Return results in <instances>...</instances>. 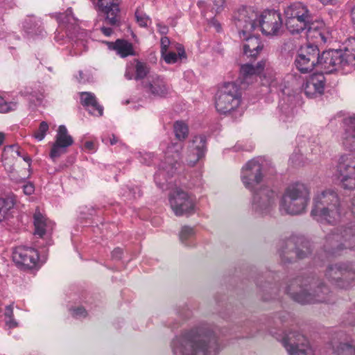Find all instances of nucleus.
I'll return each mask as SVG.
<instances>
[{"label": "nucleus", "instance_id": "obj_64", "mask_svg": "<svg viewBox=\"0 0 355 355\" xmlns=\"http://www.w3.org/2000/svg\"><path fill=\"white\" fill-rule=\"evenodd\" d=\"M78 74H79V78H79V81H80V82L83 81V72L80 71Z\"/></svg>", "mask_w": 355, "mask_h": 355}, {"label": "nucleus", "instance_id": "obj_51", "mask_svg": "<svg viewBox=\"0 0 355 355\" xmlns=\"http://www.w3.org/2000/svg\"><path fill=\"white\" fill-rule=\"evenodd\" d=\"M354 305V309H355V304ZM346 321L345 323L348 325L354 326L355 325V313L353 312H349L345 315Z\"/></svg>", "mask_w": 355, "mask_h": 355}, {"label": "nucleus", "instance_id": "obj_57", "mask_svg": "<svg viewBox=\"0 0 355 355\" xmlns=\"http://www.w3.org/2000/svg\"><path fill=\"white\" fill-rule=\"evenodd\" d=\"M125 76L128 80H131L133 77V70L127 69L125 73Z\"/></svg>", "mask_w": 355, "mask_h": 355}, {"label": "nucleus", "instance_id": "obj_27", "mask_svg": "<svg viewBox=\"0 0 355 355\" xmlns=\"http://www.w3.org/2000/svg\"><path fill=\"white\" fill-rule=\"evenodd\" d=\"M59 26L61 28H65L67 35L73 38L79 31L78 20L72 13L71 8H68L64 12L59 13L56 16Z\"/></svg>", "mask_w": 355, "mask_h": 355}, {"label": "nucleus", "instance_id": "obj_38", "mask_svg": "<svg viewBox=\"0 0 355 355\" xmlns=\"http://www.w3.org/2000/svg\"><path fill=\"white\" fill-rule=\"evenodd\" d=\"M20 94L34 103H40L42 99V94L31 88H25L24 90L20 92Z\"/></svg>", "mask_w": 355, "mask_h": 355}, {"label": "nucleus", "instance_id": "obj_31", "mask_svg": "<svg viewBox=\"0 0 355 355\" xmlns=\"http://www.w3.org/2000/svg\"><path fill=\"white\" fill-rule=\"evenodd\" d=\"M42 24L40 19L34 15H27L22 21V28L28 35H42L44 31Z\"/></svg>", "mask_w": 355, "mask_h": 355}, {"label": "nucleus", "instance_id": "obj_22", "mask_svg": "<svg viewBox=\"0 0 355 355\" xmlns=\"http://www.w3.org/2000/svg\"><path fill=\"white\" fill-rule=\"evenodd\" d=\"M341 122L344 132L340 137V142L345 149L354 151L355 150V114L343 119L340 116H335L330 120L329 125L332 126Z\"/></svg>", "mask_w": 355, "mask_h": 355}, {"label": "nucleus", "instance_id": "obj_20", "mask_svg": "<svg viewBox=\"0 0 355 355\" xmlns=\"http://www.w3.org/2000/svg\"><path fill=\"white\" fill-rule=\"evenodd\" d=\"M330 345L335 355H355V334L341 330L335 331Z\"/></svg>", "mask_w": 355, "mask_h": 355}, {"label": "nucleus", "instance_id": "obj_30", "mask_svg": "<svg viewBox=\"0 0 355 355\" xmlns=\"http://www.w3.org/2000/svg\"><path fill=\"white\" fill-rule=\"evenodd\" d=\"M35 235L42 237L50 234L53 230L54 223L49 220L39 211H36L33 216Z\"/></svg>", "mask_w": 355, "mask_h": 355}, {"label": "nucleus", "instance_id": "obj_24", "mask_svg": "<svg viewBox=\"0 0 355 355\" xmlns=\"http://www.w3.org/2000/svg\"><path fill=\"white\" fill-rule=\"evenodd\" d=\"M326 80L323 73H313L308 76L302 85V89L306 97H320L324 91Z\"/></svg>", "mask_w": 355, "mask_h": 355}, {"label": "nucleus", "instance_id": "obj_47", "mask_svg": "<svg viewBox=\"0 0 355 355\" xmlns=\"http://www.w3.org/2000/svg\"><path fill=\"white\" fill-rule=\"evenodd\" d=\"M17 149H18V145H17V144H13V145L6 146L3 150V157L5 158H6L8 156L15 157V153L17 152L16 150Z\"/></svg>", "mask_w": 355, "mask_h": 355}, {"label": "nucleus", "instance_id": "obj_62", "mask_svg": "<svg viewBox=\"0 0 355 355\" xmlns=\"http://www.w3.org/2000/svg\"><path fill=\"white\" fill-rule=\"evenodd\" d=\"M17 152L15 153V157H21V148L18 146V149L16 150Z\"/></svg>", "mask_w": 355, "mask_h": 355}, {"label": "nucleus", "instance_id": "obj_10", "mask_svg": "<svg viewBox=\"0 0 355 355\" xmlns=\"http://www.w3.org/2000/svg\"><path fill=\"white\" fill-rule=\"evenodd\" d=\"M316 284L315 282H310L308 279L303 280L302 278L294 279L286 288V293L295 302L302 304H313L331 302V295L329 288L324 286L323 283H319L316 287L312 290V286Z\"/></svg>", "mask_w": 355, "mask_h": 355}, {"label": "nucleus", "instance_id": "obj_5", "mask_svg": "<svg viewBox=\"0 0 355 355\" xmlns=\"http://www.w3.org/2000/svg\"><path fill=\"white\" fill-rule=\"evenodd\" d=\"M355 248V227H334L325 236L322 250L314 255L315 265L340 256L344 250Z\"/></svg>", "mask_w": 355, "mask_h": 355}, {"label": "nucleus", "instance_id": "obj_23", "mask_svg": "<svg viewBox=\"0 0 355 355\" xmlns=\"http://www.w3.org/2000/svg\"><path fill=\"white\" fill-rule=\"evenodd\" d=\"M73 144V137L69 134L65 125L58 127L55 141L52 144L49 156L55 161L67 152V148Z\"/></svg>", "mask_w": 355, "mask_h": 355}, {"label": "nucleus", "instance_id": "obj_52", "mask_svg": "<svg viewBox=\"0 0 355 355\" xmlns=\"http://www.w3.org/2000/svg\"><path fill=\"white\" fill-rule=\"evenodd\" d=\"M102 141L105 144H110V145H114L118 142V139L115 135H112V137L110 136L103 137L102 138Z\"/></svg>", "mask_w": 355, "mask_h": 355}, {"label": "nucleus", "instance_id": "obj_19", "mask_svg": "<svg viewBox=\"0 0 355 355\" xmlns=\"http://www.w3.org/2000/svg\"><path fill=\"white\" fill-rule=\"evenodd\" d=\"M319 49L317 45L308 44L301 47L295 59V66L302 73L311 71L318 66Z\"/></svg>", "mask_w": 355, "mask_h": 355}, {"label": "nucleus", "instance_id": "obj_12", "mask_svg": "<svg viewBox=\"0 0 355 355\" xmlns=\"http://www.w3.org/2000/svg\"><path fill=\"white\" fill-rule=\"evenodd\" d=\"M261 83L263 85L268 87L270 92L280 91L284 95L287 96L286 99L282 98L279 101L278 115L279 120L283 123L292 122L295 116V107L291 101L288 87L283 85L282 78L275 73H268L261 78Z\"/></svg>", "mask_w": 355, "mask_h": 355}, {"label": "nucleus", "instance_id": "obj_45", "mask_svg": "<svg viewBox=\"0 0 355 355\" xmlns=\"http://www.w3.org/2000/svg\"><path fill=\"white\" fill-rule=\"evenodd\" d=\"M148 72L147 66L141 62H138L136 65V78H144Z\"/></svg>", "mask_w": 355, "mask_h": 355}, {"label": "nucleus", "instance_id": "obj_55", "mask_svg": "<svg viewBox=\"0 0 355 355\" xmlns=\"http://www.w3.org/2000/svg\"><path fill=\"white\" fill-rule=\"evenodd\" d=\"M323 6L331 5L334 6L338 3L340 0H318Z\"/></svg>", "mask_w": 355, "mask_h": 355}, {"label": "nucleus", "instance_id": "obj_56", "mask_svg": "<svg viewBox=\"0 0 355 355\" xmlns=\"http://www.w3.org/2000/svg\"><path fill=\"white\" fill-rule=\"evenodd\" d=\"M101 30L105 36H110L113 33L112 28L109 27L102 26Z\"/></svg>", "mask_w": 355, "mask_h": 355}, {"label": "nucleus", "instance_id": "obj_7", "mask_svg": "<svg viewBox=\"0 0 355 355\" xmlns=\"http://www.w3.org/2000/svg\"><path fill=\"white\" fill-rule=\"evenodd\" d=\"M257 15L251 8L240 9L236 17L239 37L245 41L243 53L248 58H255L263 47L259 37L252 33L257 26Z\"/></svg>", "mask_w": 355, "mask_h": 355}, {"label": "nucleus", "instance_id": "obj_43", "mask_svg": "<svg viewBox=\"0 0 355 355\" xmlns=\"http://www.w3.org/2000/svg\"><path fill=\"white\" fill-rule=\"evenodd\" d=\"M71 314L76 318H83L86 317L87 312L82 306H79L77 307H71L69 309Z\"/></svg>", "mask_w": 355, "mask_h": 355}, {"label": "nucleus", "instance_id": "obj_15", "mask_svg": "<svg viewBox=\"0 0 355 355\" xmlns=\"http://www.w3.org/2000/svg\"><path fill=\"white\" fill-rule=\"evenodd\" d=\"M324 278L335 287L349 288L355 286V268L348 263L329 265L326 270Z\"/></svg>", "mask_w": 355, "mask_h": 355}, {"label": "nucleus", "instance_id": "obj_41", "mask_svg": "<svg viewBox=\"0 0 355 355\" xmlns=\"http://www.w3.org/2000/svg\"><path fill=\"white\" fill-rule=\"evenodd\" d=\"M311 153L315 155H320L323 152V147L320 145L318 139H313L309 141Z\"/></svg>", "mask_w": 355, "mask_h": 355}, {"label": "nucleus", "instance_id": "obj_25", "mask_svg": "<svg viewBox=\"0 0 355 355\" xmlns=\"http://www.w3.org/2000/svg\"><path fill=\"white\" fill-rule=\"evenodd\" d=\"M266 66V60H261L255 65L246 63L241 65L239 80L243 86H248L256 82Z\"/></svg>", "mask_w": 355, "mask_h": 355}, {"label": "nucleus", "instance_id": "obj_1", "mask_svg": "<svg viewBox=\"0 0 355 355\" xmlns=\"http://www.w3.org/2000/svg\"><path fill=\"white\" fill-rule=\"evenodd\" d=\"M275 173L271 163L263 157H257L245 163L241 171V180L252 193L251 210L257 216L270 214L276 207L277 193L261 185L268 176Z\"/></svg>", "mask_w": 355, "mask_h": 355}, {"label": "nucleus", "instance_id": "obj_49", "mask_svg": "<svg viewBox=\"0 0 355 355\" xmlns=\"http://www.w3.org/2000/svg\"><path fill=\"white\" fill-rule=\"evenodd\" d=\"M83 149L88 153H94L96 151V146L93 141H87L84 144Z\"/></svg>", "mask_w": 355, "mask_h": 355}, {"label": "nucleus", "instance_id": "obj_39", "mask_svg": "<svg viewBox=\"0 0 355 355\" xmlns=\"http://www.w3.org/2000/svg\"><path fill=\"white\" fill-rule=\"evenodd\" d=\"M49 129V125L47 122L42 121L40 123L38 129L35 131L33 136L37 141H41L45 138Z\"/></svg>", "mask_w": 355, "mask_h": 355}, {"label": "nucleus", "instance_id": "obj_14", "mask_svg": "<svg viewBox=\"0 0 355 355\" xmlns=\"http://www.w3.org/2000/svg\"><path fill=\"white\" fill-rule=\"evenodd\" d=\"M168 198L169 206L176 216H189L196 211V196L180 187L171 189Z\"/></svg>", "mask_w": 355, "mask_h": 355}, {"label": "nucleus", "instance_id": "obj_26", "mask_svg": "<svg viewBox=\"0 0 355 355\" xmlns=\"http://www.w3.org/2000/svg\"><path fill=\"white\" fill-rule=\"evenodd\" d=\"M207 152V137L200 135L194 136L188 146L187 162L190 166L195 165L203 158Z\"/></svg>", "mask_w": 355, "mask_h": 355}, {"label": "nucleus", "instance_id": "obj_32", "mask_svg": "<svg viewBox=\"0 0 355 355\" xmlns=\"http://www.w3.org/2000/svg\"><path fill=\"white\" fill-rule=\"evenodd\" d=\"M15 199L12 196L0 197V223L9 220L12 217Z\"/></svg>", "mask_w": 355, "mask_h": 355}, {"label": "nucleus", "instance_id": "obj_11", "mask_svg": "<svg viewBox=\"0 0 355 355\" xmlns=\"http://www.w3.org/2000/svg\"><path fill=\"white\" fill-rule=\"evenodd\" d=\"M242 103L241 89L234 82L223 83L215 95V107L220 114L241 116L243 113Z\"/></svg>", "mask_w": 355, "mask_h": 355}, {"label": "nucleus", "instance_id": "obj_17", "mask_svg": "<svg viewBox=\"0 0 355 355\" xmlns=\"http://www.w3.org/2000/svg\"><path fill=\"white\" fill-rule=\"evenodd\" d=\"M245 8H251L257 15V19L255 21L257 24V28H259L264 35L274 37L279 35L282 27V19L278 11L266 10L260 13L252 7Z\"/></svg>", "mask_w": 355, "mask_h": 355}, {"label": "nucleus", "instance_id": "obj_3", "mask_svg": "<svg viewBox=\"0 0 355 355\" xmlns=\"http://www.w3.org/2000/svg\"><path fill=\"white\" fill-rule=\"evenodd\" d=\"M286 26L293 35L304 33L308 40L326 43L332 39V29L323 21L314 20L307 6L295 2L284 10Z\"/></svg>", "mask_w": 355, "mask_h": 355}, {"label": "nucleus", "instance_id": "obj_4", "mask_svg": "<svg viewBox=\"0 0 355 355\" xmlns=\"http://www.w3.org/2000/svg\"><path fill=\"white\" fill-rule=\"evenodd\" d=\"M173 131L178 141L171 142L167 146L162 144L161 146L164 150V162L160 166L158 171L155 174V182L158 187L165 189V182L161 179L172 177L178 166H180L178 160L181 157L182 149V141L189 135V128L187 123L182 121H177L173 124Z\"/></svg>", "mask_w": 355, "mask_h": 355}, {"label": "nucleus", "instance_id": "obj_54", "mask_svg": "<svg viewBox=\"0 0 355 355\" xmlns=\"http://www.w3.org/2000/svg\"><path fill=\"white\" fill-rule=\"evenodd\" d=\"M158 32L162 35H166L168 32V28L167 26L162 24L157 23V24Z\"/></svg>", "mask_w": 355, "mask_h": 355}, {"label": "nucleus", "instance_id": "obj_60", "mask_svg": "<svg viewBox=\"0 0 355 355\" xmlns=\"http://www.w3.org/2000/svg\"><path fill=\"white\" fill-rule=\"evenodd\" d=\"M351 211L352 214L355 216V196L352 198V200Z\"/></svg>", "mask_w": 355, "mask_h": 355}, {"label": "nucleus", "instance_id": "obj_33", "mask_svg": "<svg viewBox=\"0 0 355 355\" xmlns=\"http://www.w3.org/2000/svg\"><path fill=\"white\" fill-rule=\"evenodd\" d=\"M105 43L109 49L114 51L121 58L134 54L132 44L126 40L118 39L115 42H106Z\"/></svg>", "mask_w": 355, "mask_h": 355}, {"label": "nucleus", "instance_id": "obj_18", "mask_svg": "<svg viewBox=\"0 0 355 355\" xmlns=\"http://www.w3.org/2000/svg\"><path fill=\"white\" fill-rule=\"evenodd\" d=\"M335 175L344 189H355V156L354 155L343 154L339 157Z\"/></svg>", "mask_w": 355, "mask_h": 355}, {"label": "nucleus", "instance_id": "obj_46", "mask_svg": "<svg viewBox=\"0 0 355 355\" xmlns=\"http://www.w3.org/2000/svg\"><path fill=\"white\" fill-rule=\"evenodd\" d=\"M154 155L151 153H137V158L142 164L150 165L153 162Z\"/></svg>", "mask_w": 355, "mask_h": 355}, {"label": "nucleus", "instance_id": "obj_59", "mask_svg": "<svg viewBox=\"0 0 355 355\" xmlns=\"http://www.w3.org/2000/svg\"><path fill=\"white\" fill-rule=\"evenodd\" d=\"M351 18L353 24L355 25V5L351 10Z\"/></svg>", "mask_w": 355, "mask_h": 355}, {"label": "nucleus", "instance_id": "obj_28", "mask_svg": "<svg viewBox=\"0 0 355 355\" xmlns=\"http://www.w3.org/2000/svg\"><path fill=\"white\" fill-rule=\"evenodd\" d=\"M294 245L293 239H290L286 242V248H290L288 250H284L281 252L280 256L282 260L284 262H291L293 259V254H295L298 259H303L309 254L311 253V244L309 241H302L301 248H297L295 250H293L292 247Z\"/></svg>", "mask_w": 355, "mask_h": 355}, {"label": "nucleus", "instance_id": "obj_6", "mask_svg": "<svg viewBox=\"0 0 355 355\" xmlns=\"http://www.w3.org/2000/svg\"><path fill=\"white\" fill-rule=\"evenodd\" d=\"M311 215L321 224L335 225L340 222L343 211L336 191L329 189L315 194Z\"/></svg>", "mask_w": 355, "mask_h": 355}, {"label": "nucleus", "instance_id": "obj_13", "mask_svg": "<svg viewBox=\"0 0 355 355\" xmlns=\"http://www.w3.org/2000/svg\"><path fill=\"white\" fill-rule=\"evenodd\" d=\"M270 333L282 343L288 355H314V351L307 338L300 332L285 333L282 330H270Z\"/></svg>", "mask_w": 355, "mask_h": 355}, {"label": "nucleus", "instance_id": "obj_58", "mask_svg": "<svg viewBox=\"0 0 355 355\" xmlns=\"http://www.w3.org/2000/svg\"><path fill=\"white\" fill-rule=\"evenodd\" d=\"M233 150L234 151H240V150H245L246 149L244 148V147L241 144H237L233 147Z\"/></svg>", "mask_w": 355, "mask_h": 355}, {"label": "nucleus", "instance_id": "obj_50", "mask_svg": "<svg viewBox=\"0 0 355 355\" xmlns=\"http://www.w3.org/2000/svg\"><path fill=\"white\" fill-rule=\"evenodd\" d=\"M302 154L295 153L291 155L289 161L293 165L300 166L302 164Z\"/></svg>", "mask_w": 355, "mask_h": 355}, {"label": "nucleus", "instance_id": "obj_8", "mask_svg": "<svg viewBox=\"0 0 355 355\" xmlns=\"http://www.w3.org/2000/svg\"><path fill=\"white\" fill-rule=\"evenodd\" d=\"M318 66L327 73L339 71L342 73H349L355 69V38L344 50H329L318 52Z\"/></svg>", "mask_w": 355, "mask_h": 355}, {"label": "nucleus", "instance_id": "obj_29", "mask_svg": "<svg viewBox=\"0 0 355 355\" xmlns=\"http://www.w3.org/2000/svg\"><path fill=\"white\" fill-rule=\"evenodd\" d=\"M79 96L80 103L91 114L98 116L103 115V107L98 103L94 94L88 92H83L79 93Z\"/></svg>", "mask_w": 355, "mask_h": 355}, {"label": "nucleus", "instance_id": "obj_48", "mask_svg": "<svg viewBox=\"0 0 355 355\" xmlns=\"http://www.w3.org/2000/svg\"><path fill=\"white\" fill-rule=\"evenodd\" d=\"M160 45H161V54H164V52L168 51V48L170 45V40L168 37L164 36L161 38L160 41Z\"/></svg>", "mask_w": 355, "mask_h": 355}, {"label": "nucleus", "instance_id": "obj_36", "mask_svg": "<svg viewBox=\"0 0 355 355\" xmlns=\"http://www.w3.org/2000/svg\"><path fill=\"white\" fill-rule=\"evenodd\" d=\"M18 107V102L12 100L8 101L6 97L0 95V113H8L15 111Z\"/></svg>", "mask_w": 355, "mask_h": 355}, {"label": "nucleus", "instance_id": "obj_61", "mask_svg": "<svg viewBox=\"0 0 355 355\" xmlns=\"http://www.w3.org/2000/svg\"><path fill=\"white\" fill-rule=\"evenodd\" d=\"M21 157H22V158H23V159H24L26 162H27V163H30V162H31V159L30 158V157H29V156H28V155H22V156H21Z\"/></svg>", "mask_w": 355, "mask_h": 355}, {"label": "nucleus", "instance_id": "obj_16", "mask_svg": "<svg viewBox=\"0 0 355 355\" xmlns=\"http://www.w3.org/2000/svg\"><path fill=\"white\" fill-rule=\"evenodd\" d=\"M12 257L15 265L23 270L35 272L39 270L44 263V261L40 259L36 249L25 245L15 248Z\"/></svg>", "mask_w": 355, "mask_h": 355}, {"label": "nucleus", "instance_id": "obj_44", "mask_svg": "<svg viewBox=\"0 0 355 355\" xmlns=\"http://www.w3.org/2000/svg\"><path fill=\"white\" fill-rule=\"evenodd\" d=\"M17 182L24 183L22 185L23 192L27 196H30L34 193L35 187L31 182H26L25 178H21L16 180Z\"/></svg>", "mask_w": 355, "mask_h": 355}, {"label": "nucleus", "instance_id": "obj_34", "mask_svg": "<svg viewBox=\"0 0 355 355\" xmlns=\"http://www.w3.org/2000/svg\"><path fill=\"white\" fill-rule=\"evenodd\" d=\"M179 240L184 247L192 248L196 246V231L195 227L184 225L179 232Z\"/></svg>", "mask_w": 355, "mask_h": 355}, {"label": "nucleus", "instance_id": "obj_37", "mask_svg": "<svg viewBox=\"0 0 355 355\" xmlns=\"http://www.w3.org/2000/svg\"><path fill=\"white\" fill-rule=\"evenodd\" d=\"M121 194L128 200H132L139 198L141 195V191L139 187H125L122 189Z\"/></svg>", "mask_w": 355, "mask_h": 355}, {"label": "nucleus", "instance_id": "obj_63", "mask_svg": "<svg viewBox=\"0 0 355 355\" xmlns=\"http://www.w3.org/2000/svg\"><path fill=\"white\" fill-rule=\"evenodd\" d=\"M5 139V135L3 132H0V146L3 144Z\"/></svg>", "mask_w": 355, "mask_h": 355}, {"label": "nucleus", "instance_id": "obj_53", "mask_svg": "<svg viewBox=\"0 0 355 355\" xmlns=\"http://www.w3.org/2000/svg\"><path fill=\"white\" fill-rule=\"evenodd\" d=\"M123 250L120 248H116L112 252V258L115 260H119L122 258Z\"/></svg>", "mask_w": 355, "mask_h": 355}, {"label": "nucleus", "instance_id": "obj_40", "mask_svg": "<svg viewBox=\"0 0 355 355\" xmlns=\"http://www.w3.org/2000/svg\"><path fill=\"white\" fill-rule=\"evenodd\" d=\"M135 15L137 24L141 27H147L151 23L150 18L142 10H137Z\"/></svg>", "mask_w": 355, "mask_h": 355}, {"label": "nucleus", "instance_id": "obj_2", "mask_svg": "<svg viewBox=\"0 0 355 355\" xmlns=\"http://www.w3.org/2000/svg\"><path fill=\"white\" fill-rule=\"evenodd\" d=\"M174 355H218L222 340L207 324H200L176 336L171 343Z\"/></svg>", "mask_w": 355, "mask_h": 355}, {"label": "nucleus", "instance_id": "obj_21", "mask_svg": "<svg viewBox=\"0 0 355 355\" xmlns=\"http://www.w3.org/2000/svg\"><path fill=\"white\" fill-rule=\"evenodd\" d=\"M142 89L150 99L165 98L171 92V86L160 76H151L143 81Z\"/></svg>", "mask_w": 355, "mask_h": 355}, {"label": "nucleus", "instance_id": "obj_35", "mask_svg": "<svg viewBox=\"0 0 355 355\" xmlns=\"http://www.w3.org/2000/svg\"><path fill=\"white\" fill-rule=\"evenodd\" d=\"M178 54L175 52L167 51L164 54H161L166 63L171 64L176 63L179 60L186 58V53L184 46L180 44H176Z\"/></svg>", "mask_w": 355, "mask_h": 355}, {"label": "nucleus", "instance_id": "obj_42", "mask_svg": "<svg viewBox=\"0 0 355 355\" xmlns=\"http://www.w3.org/2000/svg\"><path fill=\"white\" fill-rule=\"evenodd\" d=\"M226 0H209V6L211 8L212 12L218 13L221 12L225 5Z\"/></svg>", "mask_w": 355, "mask_h": 355}, {"label": "nucleus", "instance_id": "obj_9", "mask_svg": "<svg viewBox=\"0 0 355 355\" xmlns=\"http://www.w3.org/2000/svg\"><path fill=\"white\" fill-rule=\"evenodd\" d=\"M310 202L309 187L300 181L289 184L279 200V210L282 215L297 216L304 213Z\"/></svg>", "mask_w": 355, "mask_h": 355}]
</instances>
